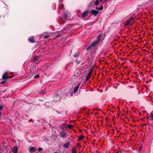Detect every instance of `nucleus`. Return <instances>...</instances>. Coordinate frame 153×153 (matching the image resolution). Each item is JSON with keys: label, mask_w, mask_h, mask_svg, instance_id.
Instances as JSON below:
<instances>
[{"label": "nucleus", "mask_w": 153, "mask_h": 153, "mask_svg": "<svg viewBox=\"0 0 153 153\" xmlns=\"http://www.w3.org/2000/svg\"><path fill=\"white\" fill-rule=\"evenodd\" d=\"M1 115V112L0 111V116Z\"/></svg>", "instance_id": "30"}, {"label": "nucleus", "mask_w": 153, "mask_h": 153, "mask_svg": "<svg viewBox=\"0 0 153 153\" xmlns=\"http://www.w3.org/2000/svg\"><path fill=\"white\" fill-rule=\"evenodd\" d=\"M29 41L30 42L33 43L34 42V37L33 36H31L28 39Z\"/></svg>", "instance_id": "5"}, {"label": "nucleus", "mask_w": 153, "mask_h": 153, "mask_svg": "<svg viewBox=\"0 0 153 153\" xmlns=\"http://www.w3.org/2000/svg\"><path fill=\"white\" fill-rule=\"evenodd\" d=\"M79 55V54L78 53H76L74 55V56L75 57H77Z\"/></svg>", "instance_id": "21"}, {"label": "nucleus", "mask_w": 153, "mask_h": 153, "mask_svg": "<svg viewBox=\"0 0 153 153\" xmlns=\"http://www.w3.org/2000/svg\"><path fill=\"white\" fill-rule=\"evenodd\" d=\"M54 153H59L57 152H55Z\"/></svg>", "instance_id": "31"}, {"label": "nucleus", "mask_w": 153, "mask_h": 153, "mask_svg": "<svg viewBox=\"0 0 153 153\" xmlns=\"http://www.w3.org/2000/svg\"><path fill=\"white\" fill-rule=\"evenodd\" d=\"M109 0H105L104 2V4H106L107 2V1H108Z\"/></svg>", "instance_id": "24"}, {"label": "nucleus", "mask_w": 153, "mask_h": 153, "mask_svg": "<svg viewBox=\"0 0 153 153\" xmlns=\"http://www.w3.org/2000/svg\"><path fill=\"white\" fill-rule=\"evenodd\" d=\"M39 75H37L36 76H34V78H37L39 77Z\"/></svg>", "instance_id": "26"}, {"label": "nucleus", "mask_w": 153, "mask_h": 153, "mask_svg": "<svg viewBox=\"0 0 153 153\" xmlns=\"http://www.w3.org/2000/svg\"><path fill=\"white\" fill-rule=\"evenodd\" d=\"M39 57L38 56H35L33 58V61H36L38 60V59Z\"/></svg>", "instance_id": "15"}, {"label": "nucleus", "mask_w": 153, "mask_h": 153, "mask_svg": "<svg viewBox=\"0 0 153 153\" xmlns=\"http://www.w3.org/2000/svg\"><path fill=\"white\" fill-rule=\"evenodd\" d=\"M99 11L98 10H91V13L94 15L95 16H97L98 13H99Z\"/></svg>", "instance_id": "4"}, {"label": "nucleus", "mask_w": 153, "mask_h": 153, "mask_svg": "<svg viewBox=\"0 0 153 153\" xmlns=\"http://www.w3.org/2000/svg\"><path fill=\"white\" fill-rule=\"evenodd\" d=\"M29 150L30 152L33 151L34 150V148L33 147H30L29 149Z\"/></svg>", "instance_id": "19"}, {"label": "nucleus", "mask_w": 153, "mask_h": 153, "mask_svg": "<svg viewBox=\"0 0 153 153\" xmlns=\"http://www.w3.org/2000/svg\"><path fill=\"white\" fill-rule=\"evenodd\" d=\"M99 1L98 0H97L95 3V4L96 5H97L99 4Z\"/></svg>", "instance_id": "20"}, {"label": "nucleus", "mask_w": 153, "mask_h": 153, "mask_svg": "<svg viewBox=\"0 0 153 153\" xmlns=\"http://www.w3.org/2000/svg\"><path fill=\"white\" fill-rule=\"evenodd\" d=\"M61 136L62 138H65L66 137V134L65 133H62L61 135Z\"/></svg>", "instance_id": "14"}, {"label": "nucleus", "mask_w": 153, "mask_h": 153, "mask_svg": "<svg viewBox=\"0 0 153 153\" xmlns=\"http://www.w3.org/2000/svg\"><path fill=\"white\" fill-rule=\"evenodd\" d=\"M3 108V106L2 105H0V110H2Z\"/></svg>", "instance_id": "25"}, {"label": "nucleus", "mask_w": 153, "mask_h": 153, "mask_svg": "<svg viewBox=\"0 0 153 153\" xmlns=\"http://www.w3.org/2000/svg\"><path fill=\"white\" fill-rule=\"evenodd\" d=\"M76 148V146L73 147L72 150V153H77Z\"/></svg>", "instance_id": "12"}, {"label": "nucleus", "mask_w": 153, "mask_h": 153, "mask_svg": "<svg viewBox=\"0 0 153 153\" xmlns=\"http://www.w3.org/2000/svg\"><path fill=\"white\" fill-rule=\"evenodd\" d=\"M150 117L151 118V120H153V115H150Z\"/></svg>", "instance_id": "23"}, {"label": "nucleus", "mask_w": 153, "mask_h": 153, "mask_svg": "<svg viewBox=\"0 0 153 153\" xmlns=\"http://www.w3.org/2000/svg\"><path fill=\"white\" fill-rule=\"evenodd\" d=\"M142 50L143 51H146V50L144 48H142Z\"/></svg>", "instance_id": "27"}, {"label": "nucleus", "mask_w": 153, "mask_h": 153, "mask_svg": "<svg viewBox=\"0 0 153 153\" xmlns=\"http://www.w3.org/2000/svg\"><path fill=\"white\" fill-rule=\"evenodd\" d=\"M8 73L7 72L4 73L2 76V78L4 79L8 78L7 77Z\"/></svg>", "instance_id": "6"}, {"label": "nucleus", "mask_w": 153, "mask_h": 153, "mask_svg": "<svg viewBox=\"0 0 153 153\" xmlns=\"http://www.w3.org/2000/svg\"><path fill=\"white\" fill-rule=\"evenodd\" d=\"M83 138V137L82 136H80L78 139L79 140H81Z\"/></svg>", "instance_id": "17"}, {"label": "nucleus", "mask_w": 153, "mask_h": 153, "mask_svg": "<svg viewBox=\"0 0 153 153\" xmlns=\"http://www.w3.org/2000/svg\"><path fill=\"white\" fill-rule=\"evenodd\" d=\"M101 36V34H100L97 37V40L92 42L89 46L88 48H93L95 47L100 42Z\"/></svg>", "instance_id": "1"}, {"label": "nucleus", "mask_w": 153, "mask_h": 153, "mask_svg": "<svg viewBox=\"0 0 153 153\" xmlns=\"http://www.w3.org/2000/svg\"><path fill=\"white\" fill-rule=\"evenodd\" d=\"M103 6H101L99 8L98 7H96V9L99 10H101L103 9Z\"/></svg>", "instance_id": "16"}, {"label": "nucleus", "mask_w": 153, "mask_h": 153, "mask_svg": "<svg viewBox=\"0 0 153 153\" xmlns=\"http://www.w3.org/2000/svg\"><path fill=\"white\" fill-rule=\"evenodd\" d=\"M42 150H43V149L42 148H38V150L40 152V151H42Z\"/></svg>", "instance_id": "22"}, {"label": "nucleus", "mask_w": 153, "mask_h": 153, "mask_svg": "<svg viewBox=\"0 0 153 153\" xmlns=\"http://www.w3.org/2000/svg\"><path fill=\"white\" fill-rule=\"evenodd\" d=\"M4 81H2L1 82V84H3L4 83Z\"/></svg>", "instance_id": "28"}, {"label": "nucleus", "mask_w": 153, "mask_h": 153, "mask_svg": "<svg viewBox=\"0 0 153 153\" xmlns=\"http://www.w3.org/2000/svg\"><path fill=\"white\" fill-rule=\"evenodd\" d=\"M91 72H90L88 74L87 77H86V80H87L89 79L90 77L91 76Z\"/></svg>", "instance_id": "13"}, {"label": "nucleus", "mask_w": 153, "mask_h": 153, "mask_svg": "<svg viewBox=\"0 0 153 153\" xmlns=\"http://www.w3.org/2000/svg\"><path fill=\"white\" fill-rule=\"evenodd\" d=\"M89 48H87V50H88Z\"/></svg>", "instance_id": "32"}, {"label": "nucleus", "mask_w": 153, "mask_h": 153, "mask_svg": "<svg viewBox=\"0 0 153 153\" xmlns=\"http://www.w3.org/2000/svg\"><path fill=\"white\" fill-rule=\"evenodd\" d=\"M12 77H10V78H12Z\"/></svg>", "instance_id": "33"}, {"label": "nucleus", "mask_w": 153, "mask_h": 153, "mask_svg": "<svg viewBox=\"0 0 153 153\" xmlns=\"http://www.w3.org/2000/svg\"><path fill=\"white\" fill-rule=\"evenodd\" d=\"M53 33H51L49 34H48L47 33H44L43 35V36L44 37L45 39H51L53 38L51 37V36H53L54 35Z\"/></svg>", "instance_id": "2"}, {"label": "nucleus", "mask_w": 153, "mask_h": 153, "mask_svg": "<svg viewBox=\"0 0 153 153\" xmlns=\"http://www.w3.org/2000/svg\"><path fill=\"white\" fill-rule=\"evenodd\" d=\"M100 1H101L102 0H99Z\"/></svg>", "instance_id": "29"}, {"label": "nucleus", "mask_w": 153, "mask_h": 153, "mask_svg": "<svg viewBox=\"0 0 153 153\" xmlns=\"http://www.w3.org/2000/svg\"><path fill=\"white\" fill-rule=\"evenodd\" d=\"M57 98L55 99L56 100V101H57V100L59 99L60 98V96L59 95V92H57L55 95L54 96L55 97H57Z\"/></svg>", "instance_id": "10"}, {"label": "nucleus", "mask_w": 153, "mask_h": 153, "mask_svg": "<svg viewBox=\"0 0 153 153\" xmlns=\"http://www.w3.org/2000/svg\"><path fill=\"white\" fill-rule=\"evenodd\" d=\"M134 23V20L133 17L131 18L126 23V25H127L128 24L132 25Z\"/></svg>", "instance_id": "3"}, {"label": "nucleus", "mask_w": 153, "mask_h": 153, "mask_svg": "<svg viewBox=\"0 0 153 153\" xmlns=\"http://www.w3.org/2000/svg\"><path fill=\"white\" fill-rule=\"evenodd\" d=\"M88 11H86L82 13V17H86L87 16V14H88Z\"/></svg>", "instance_id": "11"}, {"label": "nucleus", "mask_w": 153, "mask_h": 153, "mask_svg": "<svg viewBox=\"0 0 153 153\" xmlns=\"http://www.w3.org/2000/svg\"><path fill=\"white\" fill-rule=\"evenodd\" d=\"M12 150L14 153H17L18 150L17 147L16 146H14Z\"/></svg>", "instance_id": "7"}, {"label": "nucleus", "mask_w": 153, "mask_h": 153, "mask_svg": "<svg viewBox=\"0 0 153 153\" xmlns=\"http://www.w3.org/2000/svg\"><path fill=\"white\" fill-rule=\"evenodd\" d=\"M67 126L70 129L72 128L73 127V126L72 125H70V124H68L67 125Z\"/></svg>", "instance_id": "18"}, {"label": "nucleus", "mask_w": 153, "mask_h": 153, "mask_svg": "<svg viewBox=\"0 0 153 153\" xmlns=\"http://www.w3.org/2000/svg\"><path fill=\"white\" fill-rule=\"evenodd\" d=\"M80 85V83L75 88L74 90L73 91V92L74 93H76V91H77L78 90L79 88V86Z\"/></svg>", "instance_id": "9"}, {"label": "nucleus", "mask_w": 153, "mask_h": 153, "mask_svg": "<svg viewBox=\"0 0 153 153\" xmlns=\"http://www.w3.org/2000/svg\"><path fill=\"white\" fill-rule=\"evenodd\" d=\"M69 145L70 143L68 142L64 144L63 145V147L67 149L68 148Z\"/></svg>", "instance_id": "8"}]
</instances>
